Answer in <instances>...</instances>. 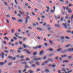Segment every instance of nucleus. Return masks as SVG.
Wrapping results in <instances>:
<instances>
[{
	"instance_id": "obj_64",
	"label": "nucleus",
	"mask_w": 73,
	"mask_h": 73,
	"mask_svg": "<svg viewBox=\"0 0 73 73\" xmlns=\"http://www.w3.org/2000/svg\"><path fill=\"white\" fill-rule=\"evenodd\" d=\"M63 17H62L61 18V21H62L63 20Z\"/></svg>"
},
{
	"instance_id": "obj_52",
	"label": "nucleus",
	"mask_w": 73,
	"mask_h": 73,
	"mask_svg": "<svg viewBox=\"0 0 73 73\" xmlns=\"http://www.w3.org/2000/svg\"><path fill=\"white\" fill-rule=\"evenodd\" d=\"M68 62V60H64L63 61V62Z\"/></svg>"
},
{
	"instance_id": "obj_3",
	"label": "nucleus",
	"mask_w": 73,
	"mask_h": 73,
	"mask_svg": "<svg viewBox=\"0 0 73 73\" xmlns=\"http://www.w3.org/2000/svg\"><path fill=\"white\" fill-rule=\"evenodd\" d=\"M33 60L35 61H37V60H41V59L40 58H37V57L36 56H33Z\"/></svg>"
},
{
	"instance_id": "obj_4",
	"label": "nucleus",
	"mask_w": 73,
	"mask_h": 73,
	"mask_svg": "<svg viewBox=\"0 0 73 73\" xmlns=\"http://www.w3.org/2000/svg\"><path fill=\"white\" fill-rule=\"evenodd\" d=\"M73 52V48H72L69 49L68 50H66L65 51H63V52Z\"/></svg>"
},
{
	"instance_id": "obj_16",
	"label": "nucleus",
	"mask_w": 73,
	"mask_h": 73,
	"mask_svg": "<svg viewBox=\"0 0 73 73\" xmlns=\"http://www.w3.org/2000/svg\"><path fill=\"white\" fill-rule=\"evenodd\" d=\"M37 54V52L36 51H35L33 53V55L34 56H36Z\"/></svg>"
},
{
	"instance_id": "obj_17",
	"label": "nucleus",
	"mask_w": 73,
	"mask_h": 73,
	"mask_svg": "<svg viewBox=\"0 0 73 73\" xmlns=\"http://www.w3.org/2000/svg\"><path fill=\"white\" fill-rule=\"evenodd\" d=\"M4 4L5 5H6V6H8V4H7V3L5 1H4Z\"/></svg>"
},
{
	"instance_id": "obj_7",
	"label": "nucleus",
	"mask_w": 73,
	"mask_h": 73,
	"mask_svg": "<svg viewBox=\"0 0 73 73\" xmlns=\"http://www.w3.org/2000/svg\"><path fill=\"white\" fill-rule=\"evenodd\" d=\"M7 60H5V62H1L0 63V66H2V65H3L4 64H6V63H7Z\"/></svg>"
},
{
	"instance_id": "obj_1",
	"label": "nucleus",
	"mask_w": 73,
	"mask_h": 73,
	"mask_svg": "<svg viewBox=\"0 0 73 73\" xmlns=\"http://www.w3.org/2000/svg\"><path fill=\"white\" fill-rule=\"evenodd\" d=\"M63 25L64 26V27L65 29H67V28L70 29V25H69V24L67 23H63Z\"/></svg>"
},
{
	"instance_id": "obj_13",
	"label": "nucleus",
	"mask_w": 73,
	"mask_h": 73,
	"mask_svg": "<svg viewBox=\"0 0 73 73\" xmlns=\"http://www.w3.org/2000/svg\"><path fill=\"white\" fill-rule=\"evenodd\" d=\"M70 46V44L67 45L65 46V48H66L67 49V48H68V47H69Z\"/></svg>"
},
{
	"instance_id": "obj_44",
	"label": "nucleus",
	"mask_w": 73,
	"mask_h": 73,
	"mask_svg": "<svg viewBox=\"0 0 73 73\" xmlns=\"http://www.w3.org/2000/svg\"><path fill=\"white\" fill-rule=\"evenodd\" d=\"M40 70H41V69L39 68L37 70V72H38V71H40Z\"/></svg>"
},
{
	"instance_id": "obj_49",
	"label": "nucleus",
	"mask_w": 73,
	"mask_h": 73,
	"mask_svg": "<svg viewBox=\"0 0 73 73\" xmlns=\"http://www.w3.org/2000/svg\"><path fill=\"white\" fill-rule=\"evenodd\" d=\"M17 16L19 17H21V15H20L18 14V15H17Z\"/></svg>"
},
{
	"instance_id": "obj_15",
	"label": "nucleus",
	"mask_w": 73,
	"mask_h": 73,
	"mask_svg": "<svg viewBox=\"0 0 73 73\" xmlns=\"http://www.w3.org/2000/svg\"><path fill=\"white\" fill-rule=\"evenodd\" d=\"M55 27H57V28H59L60 27V25H57V24H55Z\"/></svg>"
},
{
	"instance_id": "obj_2",
	"label": "nucleus",
	"mask_w": 73,
	"mask_h": 73,
	"mask_svg": "<svg viewBox=\"0 0 73 73\" xmlns=\"http://www.w3.org/2000/svg\"><path fill=\"white\" fill-rule=\"evenodd\" d=\"M50 61V62H52L53 61V60L51 59H48V61H46L45 62H44V63H43L42 64V66L43 65H45V64H46Z\"/></svg>"
},
{
	"instance_id": "obj_27",
	"label": "nucleus",
	"mask_w": 73,
	"mask_h": 73,
	"mask_svg": "<svg viewBox=\"0 0 73 73\" xmlns=\"http://www.w3.org/2000/svg\"><path fill=\"white\" fill-rule=\"evenodd\" d=\"M4 38L5 39L7 40V41H8L9 40V39H8V38H7V37H5Z\"/></svg>"
},
{
	"instance_id": "obj_19",
	"label": "nucleus",
	"mask_w": 73,
	"mask_h": 73,
	"mask_svg": "<svg viewBox=\"0 0 73 73\" xmlns=\"http://www.w3.org/2000/svg\"><path fill=\"white\" fill-rule=\"evenodd\" d=\"M18 1V0H15V4L16 5H17L18 3H17V1Z\"/></svg>"
},
{
	"instance_id": "obj_29",
	"label": "nucleus",
	"mask_w": 73,
	"mask_h": 73,
	"mask_svg": "<svg viewBox=\"0 0 73 73\" xmlns=\"http://www.w3.org/2000/svg\"><path fill=\"white\" fill-rule=\"evenodd\" d=\"M37 29L38 30H39L40 31H42V29H41V28H37Z\"/></svg>"
},
{
	"instance_id": "obj_57",
	"label": "nucleus",
	"mask_w": 73,
	"mask_h": 73,
	"mask_svg": "<svg viewBox=\"0 0 73 73\" xmlns=\"http://www.w3.org/2000/svg\"><path fill=\"white\" fill-rule=\"evenodd\" d=\"M26 61H29V60H30V59H28V58H26Z\"/></svg>"
},
{
	"instance_id": "obj_14",
	"label": "nucleus",
	"mask_w": 73,
	"mask_h": 73,
	"mask_svg": "<svg viewBox=\"0 0 73 73\" xmlns=\"http://www.w3.org/2000/svg\"><path fill=\"white\" fill-rule=\"evenodd\" d=\"M49 66H51L52 68H55L56 67V65L55 64H54V65H49Z\"/></svg>"
},
{
	"instance_id": "obj_36",
	"label": "nucleus",
	"mask_w": 73,
	"mask_h": 73,
	"mask_svg": "<svg viewBox=\"0 0 73 73\" xmlns=\"http://www.w3.org/2000/svg\"><path fill=\"white\" fill-rule=\"evenodd\" d=\"M45 70H46L45 71L46 73H47V72H49V70L47 69H46Z\"/></svg>"
},
{
	"instance_id": "obj_22",
	"label": "nucleus",
	"mask_w": 73,
	"mask_h": 73,
	"mask_svg": "<svg viewBox=\"0 0 73 73\" xmlns=\"http://www.w3.org/2000/svg\"><path fill=\"white\" fill-rule=\"evenodd\" d=\"M49 42L51 44H53V41L52 40H50Z\"/></svg>"
},
{
	"instance_id": "obj_5",
	"label": "nucleus",
	"mask_w": 73,
	"mask_h": 73,
	"mask_svg": "<svg viewBox=\"0 0 73 73\" xmlns=\"http://www.w3.org/2000/svg\"><path fill=\"white\" fill-rule=\"evenodd\" d=\"M8 58H10L12 60H16V57H12V56H9Z\"/></svg>"
},
{
	"instance_id": "obj_18",
	"label": "nucleus",
	"mask_w": 73,
	"mask_h": 73,
	"mask_svg": "<svg viewBox=\"0 0 73 73\" xmlns=\"http://www.w3.org/2000/svg\"><path fill=\"white\" fill-rule=\"evenodd\" d=\"M18 21L19 23H23V20L20 19L18 20Z\"/></svg>"
},
{
	"instance_id": "obj_61",
	"label": "nucleus",
	"mask_w": 73,
	"mask_h": 73,
	"mask_svg": "<svg viewBox=\"0 0 73 73\" xmlns=\"http://www.w3.org/2000/svg\"><path fill=\"white\" fill-rule=\"evenodd\" d=\"M68 58H69L70 59V58H72V56H68Z\"/></svg>"
},
{
	"instance_id": "obj_6",
	"label": "nucleus",
	"mask_w": 73,
	"mask_h": 73,
	"mask_svg": "<svg viewBox=\"0 0 73 73\" xmlns=\"http://www.w3.org/2000/svg\"><path fill=\"white\" fill-rule=\"evenodd\" d=\"M5 55V54L3 52H2L1 54H0V56L3 59L4 58V56Z\"/></svg>"
},
{
	"instance_id": "obj_42",
	"label": "nucleus",
	"mask_w": 73,
	"mask_h": 73,
	"mask_svg": "<svg viewBox=\"0 0 73 73\" xmlns=\"http://www.w3.org/2000/svg\"><path fill=\"white\" fill-rule=\"evenodd\" d=\"M46 58H47L46 56H45L42 59L43 60H45Z\"/></svg>"
},
{
	"instance_id": "obj_8",
	"label": "nucleus",
	"mask_w": 73,
	"mask_h": 73,
	"mask_svg": "<svg viewBox=\"0 0 73 73\" xmlns=\"http://www.w3.org/2000/svg\"><path fill=\"white\" fill-rule=\"evenodd\" d=\"M67 11H68V12L69 13H72V10L70 9H69L68 7L66 8Z\"/></svg>"
},
{
	"instance_id": "obj_54",
	"label": "nucleus",
	"mask_w": 73,
	"mask_h": 73,
	"mask_svg": "<svg viewBox=\"0 0 73 73\" xmlns=\"http://www.w3.org/2000/svg\"><path fill=\"white\" fill-rule=\"evenodd\" d=\"M25 6H28V4L27 3H26L25 4Z\"/></svg>"
},
{
	"instance_id": "obj_33",
	"label": "nucleus",
	"mask_w": 73,
	"mask_h": 73,
	"mask_svg": "<svg viewBox=\"0 0 73 73\" xmlns=\"http://www.w3.org/2000/svg\"><path fill=\"white\" fill-rule=\"evenodd\" d=\"M23 46L24 48H26L27 47V46L25 45V44H23Z\"/></svg>"
},
{
	"instance_id": "obj_40",
	"label": "nucleus",
	"mask_w": 73,
	"mask_h": 73,
	"mask_svg": "<svg viewBox=\"0 0 73 73\" xmlns=\"http://www.w3.org/2000/svg\"><path fill=\"white\" fill-rule=\"evenodd\" d=\"M60 61H62V58H60V60H59Z\"/></svg>"
},
{
	"instance_id": "obj_9",
	"label": "nucleus",
	"mask_w": 73,
	"mask_h": 73,
	"mask_svg": "<svg viewBox=\"0 0 73 73\" xmlns=\"http://www.w3.org/2000/svg\"><path fill=\"white\" fill-rule=\"evenodd\" d=\"M61 17V16L60 15H58L57 17L55 16V19H60Z\"/></svg>"
},
{
	"instance_id": "obj_53",
	"label": "nucleus",
	"mask_w": 73,
	"mask_h": 73,
	"mask_svg": "<svg viewBox=\"0 0 73 73\" xmlns=\"http://www.w3.org/2000/svg\"><path fill=\"white\" fill-rule=\"evenodd\" d=\"M64 9V10H65V9H66V7H63Z\"/></svg>"
},
{
	"instance_id": "obj_47",
	"label": "nucleus",
	"mask_w": 73,
	"mask_h": 73,
	"mask_svg": "<svg viewBox=\"0 0 73 73\" xmlns=\"http://www.w3.org/2000/svg\"><path fill=\"white\" fill-rule=\"evenodd\" d=\"M18 73H21V70H19L18 71Z\"/></svg>"
},
{
	"instance_id": "obj_20",
	"label": "nucleus",
	"mask_w": 73,
	"mask_h": 73,
	"mask_svg": "<svg viewBox=\"0 0 73 73\" xmlns=\"http://www.w3.org/2000/svg\"><path fill=\"white\" fill-rule=\"evenodd\" d=\"M64 36H62L60 37V39L62 40H64Z\"/></svg>"
},
{
	"instance_id": "obj_60",
	"label": "nucleus",
	"mask_w": 73,
	"mask_h": 73,
	"mask_svg": "<svg viewBox=\"0 0 73 73\" xmlns=\"http://www.w3.org/2000/svg\"><path fill=\"white\" fill-rule=\"evenodd\" d=\"M49 2L50 3V4H52V2H53L52 1H50Z\"/></svg>"
},
{
	"instance_id": "obj_45",
	"label": "nucleus",
	"mask_w": 73,
	"mask_h": 73,
	"mask_svg": "<svg viewBox=\"0 0 73 73\" xmlns=\"http://www.w3.org/2000/svg\"><path fill=\"white\" fill-rule=\"evenodd\" d=\"M51 13H54V10H51Z\"/></svg>"
},
{
	"instance_id": "obj_28",
	"label": "nucleus",
	"mask_w": 73,
	"mask_h": 73,
	"mask_svg": "<svg viewBox=\"0 0 73 73\" xmlns=\"http://www.w3.org/2000/svg\"><path fill=\"white\" fill-rule=\"evenodd\" d=\"M43 52H43V51H41L40 53V55H42V54H43Z\"/></svg>"
},
{
	"instance_id": "obj_25",
	"label": "nucleus",
	"mask_w": 73,
	"mask_h": 73,
	"mask_svg": "<svg viewBox=\"0 0 73 73\" xmlns=\"http://www.w3.org/2000/svg\"><path fill=\"white\" fill-rule=\"evenodd\" d=\"M33 48L34 49H38L37 48V46H36L35 47H33Z\"/></svg>"
},
{
	"instance_id": "obj_56",
	"label": "nucleus",
	"mask_w": 73,
	"mask_h": 73,
	"mask_svg": "<svg viewBox=\"0 0 73 73\" xmlns=\"http://www.w3.org/2000/svg\"><path fill=\"white\" fill-rule=\"evenodd\" d=\"M62 57H66V55H62Z\"/></svg>"
},
{
	"instance_id": "obj_38",
	"label": "nucleus",
	"mask_w": 73,
	"mask_h": 73,
	"mask_svg": "<svg viewBox=\"0 0 73 73\" xmlns=\"http://www.w3.org/2000/svg\"><path fill=\"white\" fill-rule=\"evenodd\" d=\"M18 53H21V51L19 50H18L17 52Z\"/></svg>"
},
{
	"instance_id": "obj_63",
	"label": "nucleus",
	"mask_w": 73,
	"mask_h": 73,
	"mask_svg": "<svg viewBox=\"0 0 73 73\" xmlns=\"http://www.w3.org/2000/svg\"><path fill=\"white\" fill-rule=\"evenodd\" d=\"M66 4H69V1H67L66 2Z\"/></svg>"
},
{
	"instance_id": "obj_12",
	"label": "nucleus",
	"mask_w": 73,
	"mask_h": 73,
	"mask_svg": "<svg viewBox=\"0 0 73 73\" xmlns=\"http://www.w3.org/2000/svg\"><path fill=\"white\" fill-rule=\"evenodd\" d=\"M15 36H16L17 37H18V36L19 35V33H16L15 34Z\"/></svg>"
},
{
	"instance_id": "obj_39",
	"label": "nucleus",
	"mask_w": 73,
	"mask_h": 73,
	"mask_svg": "<svg viewBox=\"0 0 73 73\" xmlns=\"http://www.w3.org/2000/svg\"><path fill=\"white\" fill-rule=\"evenodd\" d=\"M60 2H61V3H64V1L63 0H60L59 1Z\"/></svg>"
},
{
	"instance_id": "obj_35",
	"label": "nucleus",
	"mask_w": 73,
	"mask_h": 73,
	"mask_svg": "<svg viewBox=\"0 0 73 73\" xmlns=\"http://www.w3.org/2000/svg\"><path fill=\"white\" fill-rule=\"evenodd\" d=\"M3 43L5 45H7V42H6V41H4L3 42Z\"/></svg>"
},
{
	"instance_id": "obj_59",
	"label": "nucleus",
	"mask_w": 73,
	"mask_h": 73,
	"mask_svg": "<svg viewBox=\"0 0 73 73\" xmlns=\"http://www.w3.org/2000/svg\"><path fill=\"white\" fill-rule=\"evenodd\" d=\"M4 52H5V53H8L9 52L8 51L5 50Z\"/></svg>"
},
{
	"instance_id": "obj_21",
	"label": "nucleus",
	"mask_w": 73,
	"mask_h": 73,
	"mask_svg": "<svg viewBox=\"0 0 73 73\" xmlns=\"http://www.w3.org/2000/svg\"><path fill=\"white\" fill-rule=\"evenodd\" d=\"M61 50H62V49L60 48L59 49L57 50V52H60V51H61Z\"/></svg>"
},
{
	"instance_id": "obj_62",
	"label": "nucleus",
	"mask_w": 73,
	"mask_h": 73,
	"mask_svg": "<svg viewBox=\"0 0 73 73\" xmlns=\"http://www.w3.org/2000/svg\"><path fill=\"white\" fill-rule=\"evenodd\" d=\"M49 9H47L46 10V12H49Z\"/></svg>"
},
{
	"instance_id": "obj_10",
	"label": "nucleus",
	"mask_w": 73,
	"mask_h": 73,
	"mask_svg": "<svg viewBox=\"0 0 73 73\" xmlns=\"http://www.w3.org/2000/svg\"><path fill=\"white\" fill-rule=\"evenodd\" d=\"M19 13H20L21 15H23V16L24 15V11H19Z\"/></svg>"
},
{
	"instance_id": "obj_26",
	"label": "nucleus",
	"mask_w": 73,
	"mask_h": 73,
	"mask_svg": "<svg viewBox=\"0 0 73 73\" xmlns=\"http://www.w3.org/2000/svg\"><path fill=\"white\" fill-rule=\"evenodd\" d=\"M13 38L14 40H17L18 39L17 38V37L15 36H14Z\"/></svg>"
},
{
	"instance_id": "obj_51",
	"label": "nucleus",
	"mask_w": 73,
	"mask_h": 73,
	"mask_svg": "<svg viewBox=\"0 0 73 73\" xmlns=\"http://www.w3.org/2000/svg\"><path fill=\"white\" fill-rule=\"evenodd\" d=\"M18 44H19L17 42H16L15 43V45H16V46H17V45H18Z\"/></svg>"
},
{
	"instance_id": "obj_23",
	"label": "nucleus",
	"mask_w": 73,
	"mask_h": 73,
	"mask_svg": "<svg viewBox=\"0 0 73 73\" xmlns=\"http://www.w3.org/2000/svg\"><path fill=\"white\" fill-rule=\"evenodd\" d=\"M69 17L68 16H67L66 17V19H70V18H68Z\"/></svg>"
},
{
	"instance_id": "obj_31",
	"label": "nucleus",
	"mask_w": 73,
	"mask_h": 73,
	"mask_svg": "<svg viewBox=\"0 0 73 73\" xmlns=\"http://www.w3.org/2000/svg\"><path fill=\"white\" fill-rule=\"evenodd\" d=\"M41 48V46H37L38 49H40Z\"/></svg>"
},
{
	"instance_id": "obj_55",
	"label": "nucleus",
	"mask_w": 73,
	"mask_h": 73,
	"mask_svg": "<svg viewBox=\"0 0 73 73\" xmlns=\"http://www.w3.org/2000/svg\"><path fill=\"white\" fill-rule=\"evenodd\" d=\"M46 8H47V9H48V10H49L50 9L49 8V6L47 7Z\"/></svg>"
},
{
	"instance_id": "obj_43",
	"label": "nucleus",
	"mask_w": 73,
	"mask_h": 73,
	"mask_svg": "<svg viewBox=\"0 0 73 73\" xmlns=\"http://www.w3.org/2000/svg\"><path fill=\"white\" fill-rule=\"evenodd\" d=\"M12 20H16V18H14V17H12Z\"/></svg>"
},
{
	"instance_id": "obj_48",
	"label": "nucleus",
	"mask_w": 73,
	"mask_h": 73,
	"mask_svg": "<svg viewBox=\"0 0 73 73\" xmlns=\"http://www.w3.org/2000/svg\"><path fill=\"white\" fill-rule=\"evenodd\" d=\"M6 22L7 23H8V24H9V21L8 20H6Z\"/></svg>"
},
{
	"instance_id": "obj_46",
	"label": "nucleus",
	"mask_w": 73,
	"mask_h": 73,
	"mask_svg": "<svg viewBox=\"0 0 73 73\" xmlns=\"http://www.w3.org/2000/svg\"><path fill=\"white\" fill-rule=\"evenodd\" d=\"M36 64L37 65H40V64L38 62H36Z\"/></svg>"
},
{
	"instance_id": "obj_50",
	"label": "nucleus",
	"mask_w": 73,
	"mask_h": 73,
	"mask_svg": "<svg viewBox=\"0 0 73 73\" xmlns=\"http://www.w3.org/2000/svg\"><path fill=\"white\" fill-rule=\"evenodd\" d=\"M32 15L33 16H35V13H33V12H32Z\"/></svg>"
},
{
	"instance_id": "obj_41",
	"label": "nucleus",
	"mask_w": 73,
	"mask_h": 73,
	"mask_svg": "<svg viewBox=\"0 0 73 73\" xmlns=\"http://www.w3.org/2000/svg\"><path fill=\"white\" fill-rule=\"evenodd\" d=\"M19 43L20 45H22L23 44V42L21 41H20Z\"/></svg>"
},
{
	"instance_id": "obj_11",
	"label": "nucleus",
	"mask_w": 73,
	"mask_h": 73,
	"mask_svg": "<svg viewBox=\"0 0 73 73\" xmlns=\"http://www.w3.org/2000/svg\"><path fill=\"white\" fill-rule=\"evenodd\" d=\"M28 18H26L25 19V24H28Z\"/></svg>"
},
{
	"instance_id": "obj_24",
	"label": "nucleus",
	"mask_w": 73,
	"mask_h": 73,
	"mask_svg": "<svg viewBox=\"0 0 73 73\" xmlns=\"http://www.w3.org/2000/svg\"><path fill=\"white\" fill-rule=\"evenodd\" d=\"M26 53H27V54H31V52H29V51L27 50Z\"/></svg>"
},
{
	"instance_id": "obj_32",
	"label": "nucleus",
	"mask_w": 73,
	"mask_h": 73,
	"mask_svg": "<svg viewBox=\"0 0 73 73\" xmlns=\"http://www.w3.org/2000/svg\"><path fill=\"white\" fill-rule=\"evenodd\" d=\"M48 50H50V51H51V52H52V51H53V50L52 49H48Z\"/></svg>"
},
{
	"instance_id": "obj_30",
	"label": "nucleus",
	"mask_w": 73,
	"mask_h": 73,
	"mask_svg": "<svg viewBox=\"0 0 73 73\" xmlns=\"http://www.w3.org/2000/svg\"><path fill=\"white\" fill-rule=\"evenodd\" d=\"M65 38L67 40H69V39H70V38L68 36H66L65 37Z\"/></svg>"
},
{
	"instance_id": "obj_34",
	"label": "nucleus",
	"mask_w": 73,
	"mask_h": 73,
	"mask_svg": "<svg viewBox=\"0 0 73 73\" xmlns=\"http://www.w3.org/2000/svg\"><path fill=\"white\" fill-rule=\"evenodd\" d=\"M32 67L33 68H34V67L36 66V65L34 64H33L32 65Z\"/></svg>"
},
{
	"instance_id": "obj_58",
	"label": "nucleus",
	"mask_w": 73,
	"mask_h": 73,
	"mask_svg": "<svg viewBox=\"0 0 73 73\" xmlns=\"http://www.w3.org/2000/svg\"><path fill=\"white\" fill-rule=\"evenodd\" d=\"M26 71H27V70L26 69H24V70L23 71V72H26Z\"/></svg>"
},
{
	"instance_id": "obj_37",
	"label": "nucleus",
	"mask_w": 73,
	"mask_h": 73,
	"mask_svg": "<svg viewBox=\"0 0 73 73\" xmlns=\"http://www.w3.org/2000/svg\"><path fill=\"white\" fill-rule=\"evenodd\" d=\"M62 71H63V72H65L66 71V70H65V68H62Z\"/></svg>"
}]
</instances>
